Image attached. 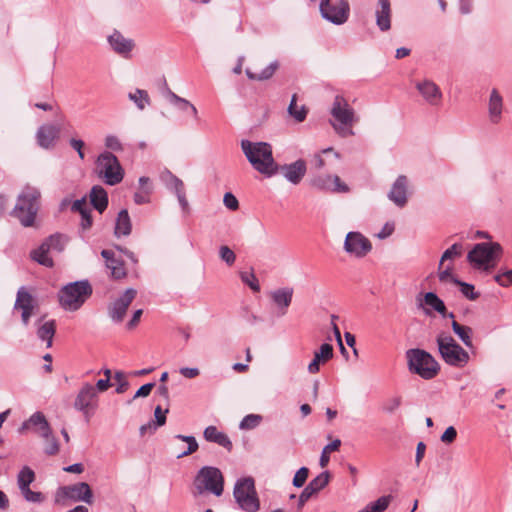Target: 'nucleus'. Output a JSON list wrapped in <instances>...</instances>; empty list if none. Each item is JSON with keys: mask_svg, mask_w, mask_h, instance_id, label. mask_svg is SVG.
Segmentation results:
<instances>
[{"mask_svg": "<svg viewBox=\"0 0 512 512\" xmlns=\"http://www.w3.org/2000/svg\"><path fill=\"white\" fill-rule=\"evenodd\" d=\"M139 185V190L134 194V202L138 205L147 204L150 202V195L152 193L150 179L145 176L140 177Z\"/></svg>", "mask_w": 512, "mask_h": 512, "instance_id": "obj_34", "label": "nucleus"}, {"mask_svg": "<svg viewBox=\"0 0 512 512\" xmlns=\"http://www.w3.org/2000/svg\"><path fill=\"white\" fill-rule=\"evenodd\" d=\"M407 188L408 178L405 175H399L388 193L389 200L400 208L404 207L408 201Z\"/></svg>", "mask_w": 512, "mask_h": 512, "instance_id": "obj_21", "label": "nucleus"}, {"mask_svg": "<svg viewBox=\"0 0 512 512\" xmlns=\"http://www.w3.org/2000/svg\"><path fill=\"white\" fill-rule=\"evenodd\" d=\"M312 185L320 190H329L332 192L346 193L349 188L346 184L342 183L337 175H324L315 177Z\"/></svg>", "mask_w": 512, "mask_h": 512, "instance_id": "obj_23", "label": "nucleus"}, {"mask_svg": "<svg viewBox=\"0 0 512 512\" xmlns=\"http://www.w3.org/2000/svg\"><path fill=\"white\" fill-rule=\"evenodd\" d=\"M343 248L347 254L363 258L372 250V243L362 233L351 231L346 235Z\"/></svg>", "mask_w": 512, "mask_h": 512, "instance_id": "obj_14", "label": "nucleus"}, {"mask_svg": "<svg viewBox=\"0 0 512 512\" xmlns=\"http://www.w3.org/2000/svg\"><path fill=\"white\" fill-rule=\"evenodd\" d=\"M402 399L400 396H394L387 401L384 402L382 406V410L386 413H393L395 412L401 405Z\"/></svg>", "mask_w": 512, "mask_h": 512, "instance_id": "obj_51", "label": "nucleus"}, {"mask_svg": "<svg viewBox=\"0 0 512 512\" xmlns=\"http://www.w3.org/2000/svg\"><path fill=\"white\" fill-rule=\"evenodd\" d=\"M128 98L139 110H144L151 103L148 92L143 89H135L133 92L128 94Z\"/></svg>", "mask_w": 512, "mask_h": 512, "instance_id": "obj_38", "label": "nucleus"}, {"mask_svg": "<svg viewBox=\"0 0 512 512\" xmlns=\"http://www.w3.org/2000/svg\"><path fill=\"white\" fill-rule=\"evenodd\" d=\"M20 434H24L28 431L39 434L44 439H49L52 429L45 415L37 411L33 413L18 429Z\"/></svg>", "mask_w": 512, "mask_h": 512, "instance_id": "obj_16", "label": "nucleus"}, {"mask_svg": "<svg viewBox=\"0 0 512 512\" xmlns=\"http://www.w3.org/2000/svg\"><path fill=\"white\" fill-rule=\"evenodd\" d=\"M219 256L228 266H232L235 263V253L226 245H223L219 249Z\"/></svg>", "mask_w": 512, "mask_h": 512, "instance_id": "obj_50", "label": "nucleus"}, {"mask_svg": "<svg viewBox=\"0 0 512 512\" xmlns=\"http://www.w3.org/2000/svg\"><path fill=\"white\" fill-rule=\"evenodd\" d=\"M90 208L87 206L86 198L83 197L81 199L75 200L72 203L71 210L73 212H78L79 214H82L83 212L89 210Z\"/></svg>", "mask_w": 512, "mask_h": 512, "instance_id": "obj_63", "label": "nucleus"}, {"mask_svg": "<svg viewBox=\"0 0 512 512\" xmlns=\"http://www.w3.org/2000/svg\"><path fill=\"white\" fill-rule=\"evenodd\" d=\"M308 474L309 469L307 467H301L294 475L293 485L297 488L302 487L308 478Z\"/></svg>", "mask_w": 512, "mask_h": 512, "instance_id": "obj_52", "label": "nucleus"}, {"mask_svg": "<svg viewBox=\"0 0 512 512\" xmlns=\"http://www.w3.org/2000/svg\"><path fill=\"white\" fill-rule=\"evenodd\" d=\"M224 205L231 211H236L239 208L237 198L230 192L225 193L223 198Z\"/></svg>", "mask_w": 512, "mask_h": 512, "instance_id": "obj_60", "label": "nucleus"}, {"mask_svg": "<svg viewBox=\"0 0 512 512\" xmlns=\"http://www.w3.org/2000/svg\"><path fill=\"white\" fill-rule=\"evenodd\" d=\"M376 24L381 31H387L391 27V5L389 0H379L375 12Z\"/></svg>", "mask_w": 512, "mask_h": 512, "instance_id": "obj_28", "label": "nucleus"}, {"mask_svg": "<svg viewBox=\"0 0 512 512\" xmlns=\"http://www.w3.org/2000/svg\"><path fill=\"white\" fill-rule=\"evenodd\" d=\"M92 287L86 280L65 285L59 291V302L68 311H77L91 296Z\"/></svg>", "mask_w": 512, "mask_h": 512, "instance_id": "obj_6", "label": "nucleus"}, {"mask_svg": "<svg viewBox=\"0 0 512 512\" xmlns=\"http://www.w3.org/2000/svg\"><path fill=\"white\" fill-rule=\"evenodd\" d=\"M36 306L37 302L34 297L25 287H21L17 292L14 309L21 310V319L25 326L29 324L30 318Z\"/></svg>", "mask_w": 512, "mask_h": 512, "instance_id": "obj_18", "label": "nucleus"}, {"mask_svg": "<svg viewBox=\"0 0 512 512\" xmlns=\"http://www.w3.org/2000/svg\"><path fill=\"white\" fill-rule=\"evenodd\" d=\"M203 436L207 441L217 443L228 451H231L233 448L229 437L225 433L219 431L215 426L206 427Z\"/></svg>", "mask_w": 512, "mask_h": 512, "instance_id": "obj_30", "label": "nucleus"}, {"mask_svg": "<svg viewBox=\"0 0 512 512\" xmlns=\"http://www.w3.org/2000/svg\"><path fill=\"white\" fill-rule=\"evenodd\" d=\"M136 295L137 291L135 289L128 288L121 296L108 305V315L114 323H121L124 320L127 309L135 299Z\"/></svg>", "mask_w": 512, "mask_h": 512, "instance_id": "obj_15", "label": "nucleus"}, {"mask_svg": "<svg viewBox=\"0 0 512 512\" xmlns=\"http://www.w3.org/2000/svg\"><path fill=\"white\" fill-rule=\"evenodd\" d=\"M241 148L247 160L256 171L267 177L278 173L279 167L274 161L270 144L242 140Z\"/></svg>", "mask_w": 512, "mask_h": 512, "instance_id": "obj_1", "label": "nucleus"}, {"mask_svg": "<svg viewBox=\"0 0 512 512\" xmlns=\"http://www.w3.org/2000/svg\"><path fill=\"white\" fill-rule=\"evenodd\" d=\"M101 256L105 259L106 267L111 271L114 279H122L126 276V269L123 261L114 257V252L108 249L101 251Z\"/></svg>", "mask_w": 512, "mask_h": 512, "instance_id": "obj_26", "label": "nucleus"}, {"mask_svg": "<svg viewBox=\"0 0 512 512\" xmlns=\"http://www.w3.org/2000/svg\"><path fill=\"white\" fill-rule=\"evenodd\" d=\"M175 438L184 441L188 444L187 449L185 451H180L179 453H177L178 459L188 456L198 450L199 446L194 436H185L178 434L175 436Z\"/></svg>", "mask_w": 512, "mask_h": 512, "instance_id": "obj_42", "label": "nucleus"}, {"mask_svg": "<svg viewBox=\"0 0 512 512\" xmlns=\"http://www.w3.org/2000/svg\"><path fill=\"white\" fill-rule=\"evenodd\" d=\"M43 242L44 244L47 245L50 252L55 251L60 253L65 248V245L67 243V237L63 234L55 233L53 235H50Z\"/></svg>", "mask_w": 512, "mask_h": 512, "instance_id": "obj_39", "label": "nucleus"}, {"mask_svg": "<svg viewBox=\"0 0 512 512\" xmlns=\"http://www.w3.org/2000/svg\"><path fill=\"white\" fill-rule=\"evenodd\" d=\"M331 125L341 137L354 135L352 126L357 121L354 109L349 105L347 100L337 95L333 101L331 108Z\"/></svg>", "mask_w": 512, "mask_h": 512, "instance_id": "obj_4", "label": "nucleus"}, {"mask_svg": "<svg viewBox=\"0 0 512 512\" xmlns=\"http://www.w3.org/2000/svg\"><path fill=\"white\" fill-rule=\"evenodd\" d=\"M45 440L47 441L45 453L47 455H56L59 452V444L57 439L51 434L49 439Z\"/></svg>", "mask_w": 512, "mask_h": 512, "instance_id": "obj_59", "label": "nucleus"}, {"mask_svg": "<svg viewBox=\"0 0 512 512\" xmlns=\"http://www.w3.org/2000/svg\"><path fill=\"white\" fill-rule=\"evenodd\" d=\"M461 250H462V245L458 244V243H455L450 248H448L443 253V255L441 257V260H440V263H439V268L442 267L444 261H446L448 259H452L455 256H460L461 255Z\"/></svg>", "mask_w": 512, "mask_h": 512, "instance_id": "obj_49", "label": "nucleus"}, {"mask_svg": "<svg viewBox=\"0 0 512 512\" xmlns=\"http://www.w3.org/2000/svg\"><path fill=\"white\" fill-rule=\"evenodd\" d=\"M107 41L113 51L123 57H127L135 46L134 41L124 34H109Z\"/></svg>", "mask_w": 512, "mask_h": 512, "instance_id": "obj_25", "label": "nucleus"}, {"mask_svg": "<svg viewBox=\"0 0 512 512\" xmlns=\"http://www.w3.org/2000/svg\"><path fill=\"white\" fill-rule=\"evenodd\" d=\"M93 493L88 483L78 482L72 485L61 486L55 493V503L67 505V501L92 503Z\"/></svg>", "mask_w": 512, "mask_h": 512, "instance_id": "obj_11", "label": "nucleus"}, {"mask_svg": "<svg viewBox=\"0 0 512 512\" xmlns=\"http://www.w3.org/2000/svg\"><path fill=\"white\" fill-rule=\"evenodd\" d=\"M341 445V441L339 439H335L328 445H326L321 453L319 464L322 468L326 467L329 462L328 452L337 451Z\"/></svg>", "mask_w": 512, "mask_h": 512, "instance_id": "obj_47", "label": "nucleus"}, {"mask_svg": "<svg viewBox=\"0 0 512 512\" xmlns=\"http://www.w3.org/2000/svg\"><path fill=\"white\" fill-rule=\"evenodd\" d=\"M334 354L333 346L329 343H323L319 350L314 352V357L308 365V372L316 374L320 371V365L325 364L332 359Z\"/></svg>", "mask_w": 512, "mask_h": 512, "instance_id": "obj_24", "label": "nucleus"}, {"mask_svg": "<svg viewBox=\"0 0 512 512\" xmlns=\"http://www.w3.org/2000/svg\"><path fill=\"white\" fill-rule=\"evenodd\" d=\"M279 67V64L277 61H274L272 63H270L267 67H265L260 73L256 74V73H253L249 68H247L245 70V73L247 75V77L250 79V80H255V81H264V80H268L270 79L275 71L278 69Z\"/></svg>", "mask_w": 512, "mask_h": 512, "instance_id": "obj_36", "label": "nucleus"}, {"mask_svg": "<svg viewBox=\"0 0 512 512\" xmlns=\"http://www.w3.org/2000/svg\"><path fill=\"white\" fill-rule=\"evenodd\" d=\"M240 278L241 281L247 286H249L250 289L253 290L254 292L260 291L259 281L256 275L254 274L253 270L240 272Z\"/></svg>", "mask_w": 512, "mask_h": 512, "instance_id": "obj_45", "label": "nucleus"}, {"mask_svg": "<svg viewBox=\"0 0 512 512\" xmlns=\"http://www.w3.org/2000/svg\"><path fill=\"white\" fill-rule=\"evenodd\" d=\"M452 330L464 343L465 346L471 348L472 344V329L469 326L459 324L457 321H452Z\"/></svg>", "mask_w": 512, "mask_h": 512, "instance_id": "obj_37", "label": "nucleus"}, {"mask_svg": "<svg viewBox=\"0 0 512 512\" xmlns=\"http://www.w3.org/2000/svg\"><path fill=\"white\" fill-rule=\"evenodd\" d=\"M73 407L81 412L87 419L95 412L98 407V394L91 383H84L78 391Z\"/></svg>", "mask_w": 512, "mask_h": 512, "instance_id": "obj_13", "label": "nucleus"}, {"mask_svg": "<svg viewBox=\"0 0 512 512\" xmlns=\"http://www.w3.org/2000/svg\"><path fill=\"white\" fill-rule=\"evenodd\" d=\"M315 494L316 493L314 492V490L307 485L299 496L298 508L301 509L305 505V503Z\"/></svg>", "mask_w": 512, "mask_h": 512, "instance_id": "obj_61", "label": "nucleus"}, {"mask_svg": "<svg viewBox=\"0 0 512 512\" xmlns=\"http://www.w3.org/2000/svg\"><path fill=\"white\" fill-rule=\"evenodd\" d=\"M169 98L173 104L177 105L179 107V109H181L183 111L188 110L189 106L191 105V103L188 100L179 97L172 91H169Z\"/></svg>", "mask_w": 512, "mask_h": 512, "instance_id": "obj_58", "label": "nucleus"}, {"mask_svg": "<svg viewBox=\"0 0 512 512\" xmlns=\"http://www.w3.org/2000/svg\"><path fill=\"white\" fill-rule=\"evenodd\" d=\"M168 408L165 410H162L161 406H157L154 411L155 416V422L154 423V430H156L157 427L163 426L166 423V414L168 413Z\"/></svg>", "mask_w": 512, "mask_h": 512, "instance_id": "obj_57", "label": "nucleus"}, {"mask_svg": "<svg viewBox=\"0 0 512 512\" xmlns=\"http://www.w3.org/2000/svg\"><path fill=\"white\" fill-rule=\"evenodd\" d=\"M330 481V473L328 471H324L317 475L314 479H312L308 486L311 487L314 492L317 494L322 489H324Z\"/></svg>", "mask_w": 512, "mask_h": 512, "instance_id": "obj_43", "label": "nucleus"}, {"mask_svg": "<svg viewBox=\"0 0 512 512\" xmlns=\"http://www.w3.org/2000/svg\"><path fill=\"white\" fill-rule=\"evenodd\" d=\"M132 230V223L129 213L126 209H122L116 218L114 234L116 237L128 236Z\"/></svg>", "mask_w": 512, "mask_h": 512, "instance_id": "obj_32", "label": "nucleus"}, {"mask_svg": "<svg viewBox=\"0 0 512 512\" xmlns=\"http://www.w3.org/2000/svg\"><path fill=\"white\" fill-rule=\"evenodd\" d=\"M288 113L291 117H293L297 122H303L307 116V108L305 105L298 106L297 105V95L294 94L291 98L290 104L288 106Z\"/></svg>", "mask_w": 512, "mask_h": 512, "instance_id": "obj_40", "label": "nucleus"}, {"mask_svg": "<svg viewBox=\"0 0 512 512\" xmlns=\"http://www.w3.org/2000/svg\"><path fill=\"white\" fill-rule=\"evenodd\" d=\"M436 342L441 358L448 365L464 367L469 362L470 356L468 352L451 335L441 332L438 334Z\"/></svg>", "mask_w": 512, "mask_h": 512, "instance_id": "obj_7", "label": "nucleus"}, {"mask_svg": "<svg viewBox=\"0 0 512 512\" xmlns=\"http://www.w3.org/2000/svg\"><path fill=\"white\" fill-rule=\"evenodd\" d=\"M293 289L280 288L271 292V299L279 309V315L283 316L287 313L288 307L292 302Z\"/></svg>", "mask_w": 512, "mask_h": 512, "instance_id": "obj_27", "label": "nucleus"}, {"mask_svg": "<svg viewBox=\"0 0 512 512\" xmlns=\"http://www.w3.org/2000/svg\"><path fill=\"white\" fill-rule=\"evenodd\" d=\"M169 188L176 194H181L185 192V186L181 179L176 177L175 175L170 174V181L168 183Z\"/></svg>", "mask_w": 512, "mask_h": 512, "instance_id": "obj_55", "label": "nucleus"}, {"mask_svg": "<svg viewBox=\"0 0 512 512\" xmlns=\"http://www.w3.org/2000/svg\"><path fill=\"white\" fill-rule=\"evenodd\" d=\"M418 308L424 310L426 315H431V311L438 312L443 317L454 318V314L451 312L447 314V309L444 302L434 292H427L421 298V295L417 297Z\"/></svg>", "mask_w": 512, "mask_h": 512, "instance_id": "obj_19", "label": "nucleus"}, {"mask_svg": "<svg viewBox=\"0 0 512 512\" xmlns=\"http://www.w3.org/2000/svg\"><path fill=\"white\" fill-rule=\"evenodd\" d=\"M494 280L502 287L512 285V269L499 271V273L494 276Z\"/></svg>", "mask_w": 512, "mask_h": 512, "instance_id": "obj_48", "label": "nucleus"}, {"mask_svg": "<svg viewBox=\"0 0 512 512\" xmlns=\"http://www.w3.org/2000/svg\"><path fill=\"white\" fill-rule=\"evenodd\" d=\"M262 421V416L258 414H248L240 422L239 428L242 430H251L256 428Z\"/></svg>", "mask_w": 512, "mask_h": 512, "instance_id": "obj_46", "label": "nucleus"}, {"mask_svg": "<svg viewBox=\"0 0 512 512\" xmlns=\"http://www.w3.org/2000/svg\"><path fill=\"white\" fill-rule=\"evenodd\" d=\"M34 479V471L27 466L23 467L18 473L17 477V483L20 491L30 488V484L34 481Z\"/></svg>", "mask_w": 512, "mask_h": 512, "instance_id": "obj_41", "label": "nucleus"}, {"mask_svg": "<svg viewBox=\"0 0 512 512\" xmlns=\"http://www.w3.org/2000/svg\"><path fill=\"white\" fill-rule=\"evenodd\" d=\"M391 500L392 496L386 495L378 498L375 502H371L370 504L372 505L375 512H383L388 508Z\"/></svg>", "mask_w": 512, "mask_h": 512, "instance_id": "obj_53", "label": "nucleus"}, {"mask_svg": "<svg viewBox=\"0 0 512 512\" xmlns=\"http://www.w3.org/2000/svg\"><path fill=\"white\" fill-rule=\"evenodd\" d=\"M30 257L32 260L37 262L38 264L51 268L54 266V261L52 257L50 256V251L44 242L41 243V245L32 250L30 252Z\"/></svg>", "mask_w": 512, "mask_h": 512, "instance_id": "obj_33", "label": "nucleus"}, {"mask_svg": "<svg viewBox=\"0 0 512 512\" xmlns=\"http://www.w3.org/2000/svg\"><path fill=\"white\" fill-rule=\"evenodd\" d=\"M56 332V323L54 320H49L40 325L37 329V336L40 340L46 341V347L52 346L53 337Z\"/></svg>", "mask_w": 512, "mask_h": 512, "instance_id": "obj_35", "label": "nucleus"}, {"mask_svg": "<svg viewBox=\"0 0 512 512\" xmlns=\"http://www.w3.org/2000/svg\"><path fill=\"white\" fill-rule=\"evenodd\" d=\"M114 379L118 383L116 387V392L118 394L126 392L129 387V382L126 380L124 373L120 371L116 372L114 375Z\"/></svg>", "mask_w": 512, "mask_h": 512, "instance_id": "obj_56", "label": "nucleus"}, {"mask_svg": "<svg viewBox=\"0 0 512 512\" xmlns=\"http://www.w3.org/2000/svg\"><path fill=\"white\" fill-rule=\"evenodd\" d=\"M21 493L28 502L41 503L44 501V495L41 492L32 491L30 488L21 491Z\"/></svg>", "mask_w": 512, "mask_h": 512, "instance_id": "obj_54", "label": "nucleus"}, {"mask_svg": "<svg viewBox=\"0 0 512 512\" xmlns=\"http://www.w3.org/2000/svg\"><path fill=\"white\" fill-rule=\"evenodd\" d=\"M97 175L110 186L119 184L124 178V169L118 158L111 152L101 153L95 163Z\"/></svg>", "mask_w": 512, "mask_h": 512, "instance_id": "obj_8", "label": "nucleus"}, {"mask_svg": "<svg viewBox=\"0 0 512 512\" xmlns=\"http://www.w3.org/2000/svg\"><path fill=\"white\" fill-rule=\"evenodd\" d=\"M41 192L38 188L26 185L17 197L11 216L24 227H32L40 209Z\"/></svg>", "mask_w": 512, "mask_h": 512, "instance_id": "obj_2", "label": "nucleus"}, {"mask_svg": "<svg viewBox=\"0 0 512 512\" xmlns=\"http://www.w3.org/2000/svg\"><path fill=\"white\" fill-rule=\"evenodd\" d=\"M503 99L497 89H493L488 102L489 120L493 124H498L502 118Z\"/></svg>", "mask_w": 512, "mask_h": 512, "instance_id": "obj_29", "label": "nucleus"}, {"mask_svg": "<svg viewBox=\"0 0 512 512\" xmlns=\"http://www.w3.org/2000/svg\"><path fill=\"white\" fill-rule=\"evenodd\" d=\"M234 498L239 507L245 512H257L260 509V501L255 489L252 477L237 480L233 491Z\"/></svg>", "mask_w": 512, "mask_h": 512, "instance_id": "obj_9", "label": "nucleus"}, {"mask_svg": "<svg viewBox=\"0 0 512 512\" xmlns=\"http://www.w3.org/2000/svg\"><path fill=\"white\" fill-rule=\"evenodd\" d=\"M60 127L54 124L41 125L36 132L37 144L43 149H52L60 135Z\"/></svg>", "mask_w": 512, "mask_h": 512, "instance_id": "obj_20", "label": "nucleus"}, {"mask_svg": "<svg viewBox=\"0 0 512 512\" xmlns=\"http://www.w3.org/2000/svg\"><path fill=\"white\" fill-rule=\"evenodd\" d=\"M501 252L502 247L499 243H478L468 253L467 260L474 268L488 271L492 267L490 262L498 258Z\"/></svg>", "mask_w": 512, "mask_h": 512, "instance_id": "obj_10", "label": "nucleus"}, {"mask_svg": "<svg viewBox=\"0 0 512 512\" xmlns=\"http://www.w3.org/2000/svg\"><path fill=\"white\" fill-rule=\"evenodd\" d=\"M224 491V476L220 469L213 466H204L197 472L193 481L192 494L194 497L209 492L217 497Z\"/></svg>", "mask_w": 512, "mask_h": 512, "instance_id": "obj_3", "label": "nucleus"}, {"mask_svg": "<svg viewBox=\"0 0 512 512\" xmlns=\"http://www.w3.org/2000/svg\"><path fill=\"white\" fill-rule=\"evenodd\" d=\"M278 173L283 176L292 184H299L306 174V163L304 160H297L291 164L279 166Z\"/></svg>", "mask_w": 512, "mask_h": 512, "instance_id": "obj_22", "label": "nucleus"}, {"mask_svg": "<svg viewBox=\"0 0 512 512\" xmlns=\"http://www.w3.org/2000/svg\"><path fill=\"white\" fill-rule=\"evenodd\" d=\"M457 437V431L453 426H449L441 436V441L450 444L454 442Z\"/></svg>", "mask_w": 512, "mask_h": 512, "instance_id": "obj_62", "label": "nucleus"}, {"mask_svg": "<svg viewBox=\"0 0 512 512\" xmlns=\"http://www.w3.org/2000/svg\"><path fill=\"white\" fill-rule=\"evenodd\" d=\"M406 358L409 371L425 380L433 379L440 370L435 358L423 349H409L406 352Z\"/></svg>", "mask_w": 512, "mask_h": 512, "instance_id": "obj_5", "label": "nucleus"}, {"mask_svg": "<svg viewBox=\"0 0 512 512\" xmlns=\"http://www.w3.org/2000/svg\"><path fill=\"white\" fill-rule=\"evenodd\" d=\"M415 88L428 105L437 107L441 104L443 94L434 81L430 79L418 80L415 82Z\"/></svg>", "mask_w": 512, "mask_h": 512, "instance_id": "obj_17", "label": "nucleus"}, {"mask_svg": "<svg viewBox=\"0 0 512 512\" xmlns=\"http://www.w3.org/2000/svg\"><path fill=\"white\" fill-rule=\"evenodd\" d=\"M453 284L459 286L462 295L469 300H476L480 296L478 292H475V288L472 284L463 282L458 278H453Z\"/></svg>", "mask_w": 512, "mask_h": 512, "instance_id": "obj_44", "label": "nucleus"}, {"mask_svg": "<svg viewBox=\"0 0 512 512\" xmlns=\"http://www.w3.org/2000/svg\"><path fill=\"white\" fill-rule=\"evenodd\" d=\"M321 16L333 24H343L348 20L350 7L347 0H320Z\"/></svg>", "mask_w": 512, "mask_h": 512, "instance_id": "obj_12", "label": "nucleus"}, {"mask_svg": "<svg viewBox=\"0 0 512 512\" xmlns=\"http://www.w3.org/2000/svg\"><path fill=\"white\" fill-rule=\"evenodd\" d=\"M81 215L80 227L83 231L89 230L92 226L91 209L83 212Z\"/></svg>", "mask_w": 512, "mask_h": 512, "instance_id": "obj_64", "label": "nucleus"}, {"mask_svg": "<svg viewBox=\"0 0 512 512\" xmlns=\"http://www.w3.org/2000/svg\"><path fill=\"white\" fill-rule=\"evenodd\" d=\"M90 202L93 207L99 212L103 213L108 206V195L102 186H93L90 191Z\"/></svg>", "mask_w": 512, "mask_h": 512, "instance_id": "obj_31", "label": "nucleus"}]
</instances>
